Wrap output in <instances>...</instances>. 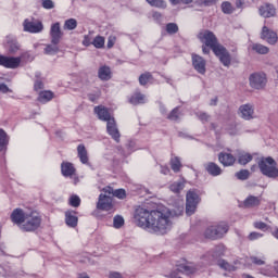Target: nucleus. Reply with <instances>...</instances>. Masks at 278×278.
<instances>
[{
    "mask_svg": "<svg viewBox=\"0 0 278 278\" xmlns=\"http://www.w3.org/2000/svg\"><path fill=\"white\" fill-rule=\"evenodd\" d=\"M184 214V200H180L176 210L172 211L166 206H159L154 210L138 207L135 211L134 220L148 233L164 236L173 228V217Z\"/></svg>",
    "mask_w": 278,
    "mask_h": 278,
    "instance_id": "f257e3e1",
    "label": "nucleus"
},
{
    "mask_svg": "<svg viewBox=\"0 0 278 278\" xmlns=\"http://www.w3.org/2000/svg\"><path fill=\"white\" fill-rule=\"evenodd\" d=\"M11 220L22 231H36L42 223V218L38 212L24 211L23 208H15L11 214Z\"/></svg>",
    "mask_w": 278,
    "mask_h": 278,
    "instance_id": "f03ea898",
    "label": "nucleus"
},
{
    "mask_svg": "<svg viewBox=\"0 0 278 278\" xmlns=\"http://www.w3.org/2000/svg\"><path fill=\"white\" fill-rule=\"evenodd\" d=\"M199 40L205 45V47H210L213 53L219 58V61L224 66L231 65V54L223 45L218 43V39L216 35L212 33V30H202L198 35Z\"/></svg>",
    "mask_w": 278,
    "mask_h": 278,
    "instance_id": "7ed1b4c3",
    "label": "nucleus"
},
{
    "mask_svg": "<svg viewBox=\"0 0 278 278\" xmlns=\"http://www.w3.org/2000/svg\"><path fill=\"white\" fill-rule=\"evenodd\" d=\"M257 164L262 175L268 177L269 179H277L278 167L275 159L270 156L262 157L258 160Z\"/></svg>",
    "mask_w": 278,
    "mask_h": 278,
    "instance_id": "20e7f679",
    "label": "nucleus"
},
{
    "mask_svg": "<svg viewBox=\"0 0 278 278\" xmlns=\"http://www.w3.org/2000/svg\"><path fill=\"white\" fill-rule=\"evenodd\" d=\"M112 187H105L102 189V193L99 195L97 208L103 212H110L112 210Z\"/></svg>",
    "mask_w": 278,
    "mask_h": 278,
    "instance_id": "39448f33",
    "label": "nucleus"
},
{
    "mask_svg": "<svg viewBox=\"0 0 278 278\" xmlns=\"http://www.w3.org/2000/svg\"><path fill=\"white\" fill-rule=\"evenodd\" d=\"M229 231V226L225 223H220L217 226H210L204 231V238L208 240H218Z\"/></svg>",
    "mask_w": 278,
    "mask_h": 278,
    "instance_id": "423d86ee",
    "label": "nucleus"
},
{
    "mask_svg": "<svg viewBox=\"0 0 278 278\" xmlns=\"http://www.w3.org/2000/svg\"><path fill=\"white\" fill-rule=\"evenodd\" d=\"M249 81L253 90H264L268 84V78L264 73H253L250 75Z\"/></svg>",
    "mask_w": 278,
    "mask_h": 278,
    "instance_id": "0eeeda50",
    "label": "nucleus"
},
{
    "mask_svg": "<svg viewBox=\"0 0 278 278\" xmlns=\"http://www.w3.org/2000/svg\"><path fill=\"white\" fill-rule=\"evenodd\" d=\"M201 198L194 191L187 193L186 214L192 216L197 212V205H199Z\"/></svg>",
    "mask_w": 278,
    "mask_h": 278,
    "instance_id": "6e6552de",
    "label": "nucleus"
},
{
    "mask_svg": "<svg viewBox=\"0 0 278 278\" xmlns=\"http://www.w3.org/2000/svg\"><path fill=\"white\" fill-rule=\"evenodd\" d=\"M238 114L243 121H253L255 118V106L251 103L239 106Z\"/></svg>",
    "mask_w": 278,
    "mask_h": 278,
    "instance_id": "1a4fd4ad",
    "label": "nucleus"
},
{
    "mask_svg": "<svg viewBox=\"0 0 278 278\" xmlns=\"http://www.w3.org/2000/svg\"><path fill=\"white\" fill-rule=\"evenodd\" d=\"M22 56H5L0 54V66H4V68H18L21 66Z\"/></svg>",
    "mask_w": 278,
    "mask_h": 278,
    "instance_id": "9d476101",
    "label": "nucleus"
},
{
    "mask_svg": "<svg viewBox=\"0 0 278 278\" xmlns=\"http://www.w3.org/2000/svg\"><path fill=\"white\" fill-rule=\"evenodd\" d=\"M23 27L24 31H28L29 34H40L43 29L42 22L38 20H25Z\"/></svg>",
    "mask_w": 278,
    "mask_h": 278,
    "instance_id": "9b49d317",
    "label": "nucleus"
},
{
    "mask_svg": "<svg viewBox=\"0 0 278 278\" xmlns=\"http://www.w3.org/2000/svg\"><path fill=\"white\" fill-rule=\"evenodd\" d=\"M3 48L7 49L9 53L14 54L17 51H21V43H18L16 37L9 35L5 37Z\"/></svg>",
    "mask_w": 278,
    "mask_h": 278,
    "instance_id": "f8f14e48",
    "label": "nucleus"
},
{
    "mask_svg": "<svg viewBox=\"0 0 278 278\" xmlns=\"http://www.w3.org/2000/svg\"><path fill=\"white\" fill-rule=\"evenodd\" d=\"M261 38L262 40H266L268 45H277L278 42L277 33L268 28V26H263L261 31Z\"/></svg>",
    "mask_w": 278,
    "mask_h": 278,
    "instance_id": "ddd939ff",
    "label": "nucleus"
},
{
    "mask_svg": "<svg viewBox=\"0 0 278 278\" xmlns=\"http://www.w3.org/2000/svg\"><path fill=\"white\" fill-rule=\"evenodd\" d=\"M50 36L52 45H60V40H62V37L64 36V33H62V28L60 27V22L51 25Z\"/></svg>",
    "mask_w": 278,
    "mask_h": 278,
    "instance_id": "4468645a",
    "label": "nucleus"
},
{
    "mask_svg": "<svg viewBox=\"0 0 278 278\" xmlns=\"http://www.w3.org/2000/svg\"><path fill=\"white\" fill-rule=\"evenodd\" d=\"M106 131L111 135L115 142L121 140V132H118V127L116 126V119H114V117L106 122Z\"/></svg>",
    "mask_w": 278,
    "mask_h": 278,
    "instance_id": "2eb2a0df",
    "label": "nucleus"
},
{
    "mask_svg": "<svg viewBox=\"0 0 278 278\" xmlns=\"http://www.w3.org/2000/svg\"><path fill=\"white\" fill-rule=\"evenodd\" d=\"M192 64H193V68L197 71V73H200V75H205L206 62L203 60V58L201 55L193 54L192 55Z\"/></svg>",
    "mask_w": 278,
    "mask_h": 278,
    "instance_id": "dca6fc26",
    "label": "nucleus"
},
{
    "mask_svg": "<svg viewBox=\"0 0 278 278\" xmlns=\"http://www.w3.org/2000/svg\"><path fill=\"white\" fill-rule=\"evenodd\" d=\"M94 113L97 114L98 118L100 121H104V122H109L111 121L112 118H114L112 116V114H110V111H108V109H105V106L103 105H100V106H96L94 108Z\"/></svg>",
    "mask_w": 278,
    "mask_h": 278,
    "instance_id": "f3484780",
    "label": "nucleus"
},
{
    "mask_svg": "<svg viewBox=\"0 0 278 278\" xmlns=\"http://www.w3.org/2000/svg\"><path fill=\"white\" fill-rule=\"evenodd\" d=\"M260 15L264 18H270L277 14V10L273 4H264L258 9Z\"/></svg>",
    "mask_w": 278,
    "mask_h": 278,
    "instance_id": "a211bd4d",
    "label": "nucleus"
},
{
    "mask_svg": "<svg viewBox=\"0 0 278 278\" xmlns=\"http://www.w3.org/2000/svg\"><path fill=\"white\" fill-rule=\"evenodd\" d=\"M77 213L75 211H66L65 212V223L67 227L75 228L78 223Z\"/></svg>",
    "mask_w": 278,
    "mask_h": 278,
    "instance_id": "6ab92c4d",
    "label": "nucleus"
},
{
    "mask_svg": "<svg viewBox=\"0 0 278 278\" xmlns=\"http://www.w3.org/2000/svg\"><path fill=\"white\" fill-rule=\"evenodd\" d=\"M61 172L63 177H73L75 175V166H73V163L63 162L61 164Z\"/></svg>",
    "mask_w": 278,
    "mask_h": 278,
    "instance_id": "aec40b11",
    "label": "nucleus"
},
{
    "mask_svg": "<svg viewBox=\"0 0 278 278\" xmlns=\"http://www.w3.org/2000/svg\"><path fill=\"white\" fill-rule=\"evenodd\" d=\"M219 162L223 166H233V164H236V156L231 153H220Z\"/></svg>",
    "mask_w": 278,
    "mask_h": 278,
    "instance_id": "412c9836",
    "label": "nucleus"
},
{
    "mask_svg": "<svg viewBox=\"0 0 278 278\" xmlns=\"http://www.w3.org/2000/svg\"><path fill=\"white\" fill-rule=\"evenodd\" d=\"M98 77L102 81H109L112 79V70L109 66H101L98 71Z\"/></svg>",
    "mask_w": 278,
    "mask_h": 278,
    "instance_id": "4be33fe9",
    "label": "nucleus"
},
{
    "mask_svg": "<svg viewBox=\"0 0 278 278\" xmlns=\"http://www.w3.org/2000/svg\"><path fill=\"white\" fill-rule=\"evenodd\" d=\"M206 172L208 175H212L213 177H218L223 173V169L216 163H208L205 166Z\"/></svg>",
    "mask_w": 278,
    "mask_h": 278,
    "instance_id": "5701e85b",
    "label": "nucleus"
},
{
    "mask_svg": "<svg viewBox=\"0 0 278 278\" xmlns=\"http://www.w3.org/2000/svg\"><path fill=\"white\" fill-rule=\"evenodd\" d=\"M250 49L252 51H255V53H258L260 55H266L269 53L270 49L262 43H252L250 46Z\"/></svg>",
    "mask_w": 278,
    "mask_h": 278,
    "instance_id": "b1692460",
    "label": "nucleus"
},
{
    "mask_svg": "<svg viewBox=\"0 0 278 278\" xmlns=\"http://www.w3.org/2000/svg\"><path fill=\"white\" fill-rule=\"evenodd\" d=\"M77 153L81 164H88V150H86V146L79 144L77 147Z\"/></svg>",
    "mask_w": 278,
    "mask_h": 278,
    "instance_id": "393cba45",
    "label": "nucleus"
},
{
    "mask_svg": "<svg viewBox=\"0 0 278 278\" xmlns=\"http://www.w3.org/2000/svg\"><path fill=\"white\" fill-rule=\"evenodd\" d=\"M129 102L132 105H140V103H147V96L142 93H135L131 96Z\"/></svg>",
    "mask_w": 278,
    "mask_h": 278,
    "instance_id": "a878e982",
    "label": "nucleus"
},
{
    "mask_svg": "<svg viewBox=\"0 0 278 278\" xmlns=\"http://www.w3.org/2000/svg\"><path fill=\"white\" fill-rule=\"evenodd\" d=\"M253 160V155L249 154L248 152H239L238 154V162L242 166H245V164H249Z\"/></svg>",
    "mask_w": 278,
    "mask_h": 278,
    "instance_id": "bb28decb",
    "label": "nucleus"
},
{
    "mask_svg": "<svg viewBox=\"0 0 278 278\" xmlns=\"http://www.w3.org/2000/svg\"><path fill=\"white\" fill-rule=\"evenodd\" d=\"M53 99V92L52 91H41L38 97V101L40 103H49Z\"/></svg>",
    "mask_w": 278,
    "mask_h": 278,
    "instance_id": "cd10ccee",
    "label": "nucleus"
},
{
    "mask_svg": "<svg viewBox=\"0 0 278 278\" xmlns=\"http://www.w3.org/2000/svg\"><path fill=\"white\" fill-rule=\"evenodd\" d=\"M260 204V199L257 197L250 195L244 201V207H256Z\"/></svg>",
    "mask_w": 278,
    "mask_h": 278,
    "instance_id": "c85d7f7f",
    "label": "nucleus"
},
{
    "mask_svg": "<svg viewBox=\"0 0 278 278\" xmlns=\"http://www.w3.org/2000/svg\"><path fill=\"white\" fill-rule=\"evenodd\" d=\"M63 28L67 31H73V29H77V20L75 18L66 20L63 25Z\"/></svg>",
    "mask_w": 278,
    "mask_h": 278,
    "instance_id": "c756f323",
    "label": "nucleus"
},
{
    "mask_svg": "<svg viewBox=\"0 0 278 278\" xmlns=\"http://www.w3.org/2000/svg\"><path fill=\"white\" fill-rule=\"evenodd\" d=\"M149 5H152V8H160L161 10H166V1L164 0H146Z\"/></svg>",
    "mask_w": 278,
    "mask_h": 278,
    "instance_id": "7c9ffc66",
    "label": "nucleus"
},
{
    "mask_svg": "<svg viewBox=\"0 0 278 278\" xmlns=\"http://www.w3.org/2000/svg\"><path fill=\"white\" fill-rule=\"evenodd\" d=\"M91 45H93L96 49H103L105 47V38L102 36H97L92 40Z\"/></svg>",
    "mask_w": 278,
    "mask_h": 278,
    "instance_id": "2f4dec72",
    "label": "nucleus"
},
{
    "mask_svg": "<svg viewBox=\"0 0 278 278\" xmlns=\"http://www.w3.org/2000/svg\"><path fill=\"white\" fill-rule=\"evenodd\" d=\"M58 51H60V47H58V43H51L45 48L46 55H55Z\"/></svg>",
    "mask_w": 278,
    "mask_h": 278,
    "instance_id": "473e14b6",
    "label": "nucleus"
},
{
    "mask_svg": "<svg viewBox=\"0 0 278 278\" xmlns=\"http://www.w3.org/2000/svg\"><path fill=\"white\" fill-rule=\"evenodd\" d=\"M170 166H172V170H174V173H179V170L181 168V160H179V157H177V156L172 157Z\"/></svg>",
    "mask_w": 278,
    "mask_h": 278,
    "instance_id": "72a5a7b5",
    "label": "nucleus"
},
{
    "mask_svg": "<svg viewBox=\"0 0 278 278\" xmlns=\"http://www.w3.org/2000/svg\"><path fill=\"white\" fill-rule=\"evenodd\" d=\"M8 134H5L4 130L0 128V151H3V149L8 147Z\"/></svg>",
    "mask_w": 278,
    "mask_h": 278,
    "instance_id": "f704fd0d",
    "label": "nucleus"
},
{
    "mask_svg": "<svg viewBox=\"0 0 278 278\" xmlns=\"http://www.w3.org/2000/svg\"><path fill=\"white\" fill-rule=\"evenodd\" d=\"M184 188H185V184L181 180L174 182L169 186V190H172V192H175L176 194H178V192H181Z\"/></svg>",
    "mask_w": 278,
    "mask_h": 278,
    "instance_id": "c9c22d12",
    "label": "nucleus"
},
{
    "mask_svg": "<svg viewBox=\"0 0 278 278\" xmlns=\"http://www.w3.org/2000/svg\"><path fill=\"white\" fill-rule=\"evenodd\" d=\"M151 79H153V76L150 73H146L139 77V83L141 86H147L149 83H151Z\"/></svg>",
    "mask_w": 278,
    "mask_h": 278,
    "instance_id": "e433bc0d",
    "label": "nucleus"
},
{
    "mask_svg": "<svg viewBox=\"0 0 278 278\" xmlns=\"http://www.w3.org/2000/svg\"><path fill=\"white\" fill-rule=\"evenodd\" d=\"M123 225H125V218H123V216L116 215L113 218V227L115 229H121V227H123Z\"/></svg>",
    "mask_w": 278,
    "mask_h": 278,
    "instance_id": "4c0bfd02",
    "label": "nucleus"
},
{
    "mask_svg": "<svg viewBox=\"0 0 278 278\" xmlns=\"http://www.w3.org/2000/svg\"><path fill=\"white\" fill-rule=\"evenodd\" d=\"M113 193H111V197L113 199V197H116L117 199H125L127 197V193L125 192V189H117L114 190L112 188Z\"/></svg>",
    "mask_w": 278,
    "mask_h": 278,
    "instance_id": "58836bf2",
    "label": "nucleus"
},
{
    "mask_svg": "<svg viewBox=\"0 0 278 278\" xmlns=\"http://www.w3.org/2000/svg\"><path fill=\"white\" fill-rule=\"evenodd\" d=\"M249 175H251L249 169H242V170L236 173L237 179H240L241 181L249 179Z\"/></svg>",
    "mask_w": 278,
    "mask_h": 278,
    "instance_id": "ea45409f",
    "label": "nucleus"
},
{
    "mask_svg": "<svg viewBox=\"0 0 278 278\" xmlns=\"http://www.w3.org/2000/svg\"><path fill=\"white\" fill-rule=\"evenodd\" d=\"M222 12H224V14H231L233 12V5H231V2H223Z\"/></svg>",
    "mask_w": 278,
    "mask_h": 278,
    "instance_id": "a19ab883",
    "label": "nucleus"
},
{
    "mask_svg": "<svg viewBox=\"0 0 278 278\" xmlns=\"http://www.w3.org/2000/svg\"><path fill=\"white\" fill-rule=\"evenodd\" d=\"M218 265L220 266V268H224V270H236V268H238V266L231 265L226 261H219Z\"/></svg>",
    "mask_w": 278,
    "mask_h": 278,
    "instance_id": "79ce46f5",
    "label": "nucleus"
},
{
    "mask_svg": "<svg viewBox=\"0 0 278 278\" xmlns=\"http://www.w3.org/2000/svg\"><path fill=\"white\" fill-rule=\"evenodd\" d=\"M254 229H260L261 231H268L269 227L264 222H254L253 223Z\"/></svg>",
    "mask_w": 278,
    "mask_h": 278,
    "instance_id": "37998d69",
    "label": "nucleus"
},
{
    "mask_svg": "<svg viewBox=\"0 0 278 278\" xmlns=\"http://www.w3.org/2000/svg\"><path fill=\"white\" fill-rule=\"evenodd\" d=\"M70 205H72V207H79V205H81V199H79L78 195H72L70 198Z\"/></svg>",
    "mask_w": 278,
    "mask_h": 278,
    "instance_id": "c03bdc74",
    "label": "nucleus"
},
{
    "mask_svg": "<svg viewBox=\"0 0 278 278\" xmlns=\"http://www.w3.org/2000/svg\"><path fill=\"white\" fill-rule=\"evenodd\" d=\"M167 34H177L179 31V27L175 23H169L166 25Z\"/></svg>",
    "mask_w": 278,
    "mask_h": 278,
    "instance_id": "a18cd8bd",
    "label": "nucleus"
},
{
    "mask_svg": "<svg viewBox=\"0 0 278 278\" xmlns=\"http://www.w3.org/2000/svg\"><path fill=\"white\" fill-rule=\"evenodd\" d=\"M226 248L225 245H217L215 248V252L213 254V257H220L222 255H225Z\"/></svg>",
    "mask_w": 278,
    "mask_h": 278,
    "instance_id": "49530a36",
    "label": "nucleus"
},
{
    "mask_svg": "<svg viewBox=\"0 0 278 278\" xmlns=\"http://www.w3.org/2000/svg\"><path fill=\"white\" fill-rule=\"evenodd\" d=\"M252 264H255L256 266H264V264H266V262L264 260H266L265 257H257V256H251L250 257Z\"/></svg>",
    "mask_w": 278,
    "mask_h": 278,
    "instance_id": "de8ad7c7",
    "label": "nucleus"
},
{
    "mask_svg": "<svg viewBox=\"0 0 278 278\" xmlns=\"http://www.w3.org/2000/svg\"><path fill=\"white\" fill-rule=\"evenodd\" d=\"M218 0H197L195 3H198V5H216V2Z\"/></svg>",
    "mask_w": 278,
    "mask_h": 278,
    "instance_id": "09e8293b",
    "label": "nucleus"
},
{
    "mask_svg": "<svg viewBox=\"0 0 278 278\" xmlns=\"http://www.w3.org/2000/svg\"><path fill=\"white\" fill-rule=\"evenodd\" d=\"M192 1L194 0H169V3H172V5H179V3H182L184 5H190Z\"/></svg>",
    "mask_w": 278,
    "mask_h": 278,
    "instance_id": "8fccbe9b",
    "label": "nucleus"
},
{
    "mask_svg": "<svg viewBox=\"0 0 278 278\" xmlns=\"http://www.w3.org/2000/svg\"><path fill=\"white\" fill-rule=\"evenodd\" d=\"M42 8H45V10H53V8H55V4L52 2V0H43Z\"/></svg>",
    "mask_w": 278,
    "mask_h": 278,
    "instance_id": "3c124183",
    "label": "nucleus"
},
{
    "mask_svg": "<svg viewBox=\"0 0 278 278\" xmlns=\"http://www.w3.org/2000/svg\"><path fill=\"white\" fill-rule=\"evenodd\" d=\"M249 240L253 241V240H260V238H264V235L263 233H260V232H256V231H253L249 235Z\"/></svg>",
    "mask_w": 278,
    "mask_h": 278,
    "instance_id": "603ef678",
    "label": "nucleus"
},
{
    "mask_svg": "<svg viewBox=\"0 0 278 278\" xmlns=\"http://www.w3.org/2000/svg\"><path fill=\"white\" fill-rule=\"evenodd\" d=\"M169 121H177L179 118V109H174L168 115Z\"/></svg>",
    "mask_w": 278,
    "mask_h": 278,
    "instance_id": "864d4df0",
    "label": "nucleus"
},
{
    "mask_svg": "<svg viewBox=\"0 0 278 278\" xmlns=\"http://www.w3.org/2000/svg\"><path fill=\"white\" fill-rule=\"evenodd\" d=\"M114 45H116V37L110 36L108 38V43H106L108 49H112V47H114Z\"/></svg>",
    "mask_w": 278,
    "mask_h": 278,
    "instance_id": "5fc2aeb1",
    "label": "nucleus"
},
{
    "mask_svg": "<svg viewBox=\"0 0 278 278\" xmlns=\"http://www.w3.org/2000/svg\"><path fill=\"white\" fill-rule=\"evenodd\" d=\"M83 45H84V47H90V45H92V38H90V36H88V35H85Z\"/></svg>",
    "mask_w": 278,
    "mask_h": 278,
    "instance_id": "6e6d98bb",
    "label": "nucleus"
},
{
    "mask_svg": "<svg viewBox=\"0 0 278 278\" xmlns=\"http://www.w3.org/2000/svg\"><path fill=\"white\" fill-rule=\"evenodd\" d=\"M198 117L200 118V121H202V123H207V121H210V115H207L206 113H200L198 114Z\"/></svg>",
    "mask_w": 278,
    "mask_h": 278,
    "instance_id": "4d7b16f0",
    "label": "nucleus"
},
{
    "mask_svg": "<svg viewBox=\"0 0 278 278\" xmlns=\"http://www.w3.org/2000/svg\"><path fill=\"white\" fill-rule=\"evenodd\" d=\"M0 92H3L4 94L10 92V88L5 84H0Z\"/></svg>",
    "mask_w": 278,
    "mask_h": 278,
    "instance_id": "13d9d810",
    "label": "nucleus"
},
{
    "mask_svg": "<svg viewBox=\"0 0 278 278\" xmlns=\"http://www.w3.org/2000/svg\"><path fill=\"white\" fill-rule=\"evenodd\" d=\"M42 86H43L42 81L36 80L35 85H34V88H35L36 91H38V90H42Z\"/></svg>",
    "mask_w": 278,
    "mask_h": 278,
    "instance_id": "bf43d9fd",
    "label": "nucleus"
},
{
    "mask_svg": "<svg viewBox=\"0 0 278 278\" xmlns=\"http://www.w3.org/2000/svg\"><path fill=\"white\" fill-rule=\"evenodd\" d=\"M109 278H123V275L118 271H111Z\"/></svg>",
    "mask_w": 278,
    "mask_h": 278,
    "instance_id": "052dcab7",
    "label": "nucleus"
},
{
    "mask_svg": "<svg viewBox=\"0 0 278 278\" xmlns=\"http://www.w3.org/2000/svg\"><path fill=\"white\" fill-rule=\"evenodd\" d=\"M161 173L162 175H168L170 169L167 166H161Z\"/></svg>",
    "mask_w": 278,
    "mask_h": 278,
    "instance_id": "680f3d73",
    "label": "nucleus"
},
{
    "mask_svg": "<svg viewBox=\"0 0 278 278\" xmlns=\"http://www.w3.org/2000/svg\"><path fill=\"white\" fill-rule=\"evenodd\" d=\"M152 16H153V18H154L155 21H161V18H162V14H161L160 12H154V13L152 14Z\"/></svg>",
    "mask_w": 278,
    "mask_h": 278,
    "instance_id": "e2e57ef3",
    "label": "nucleus"
},
{
    "mask_svg": "<svg viewBox=\"0 0 278 278\" xmlns=\"http://www.w3.org/2000/svg\"><path fill=\"white\" fill-rule=\"evenodd\" d=\"M202 51L205 55H207V53H210V48H207V46L202 47Z\"/></svg>",
    "mask_w": 278,
    "mask_h": 278,
    "instance_id": "0e129e2a",
    "label": "nucleus"
},
{
    "mask_svg": "<svg viewBox=\"0 0 278 278\" xmlns=\"http://www.w3.org/2000/svg\"><path fill=\"white\" fill-rule=\"evenodd\" d=\"M3 249V245L0 244V255H5V251Z\"/></svg>",
    "mask_w": 278,
    "mask_h": 278,
    "instance_id": "69168bd1",
    "label": "nucleus"
},
{
    "mask_svg": "<svg viewBox=\"0 0 278 278\" xmlns=\"http://www.w3.org/2000/svg\"><path fill=\"white\" fill-rule=\"evenodd\" d=\"M217 101H218V99H213L212 101H211V105H216V103H217Z\"/></svg>",
    "mask_w": 278,
    "mask_h": 278,
    "instance_id": "338daca9",
    "label": "nucleus"
},
{
    "mask_svg": "<svg viewBox=\"0 0 278 278\" xmlns=\"http://www.w3.org/2000/svg\"><path fill=\"white\" fill-rule=\"evenodd\" d=\"M79 278H90V277H88V275H86V274H83L79 276Z\"/></svg>",
    "mask_w": 278,
    "mask_h": 278,
    "instance_id": "774afa93",
    "label": "nucleus"
}]
</instances>
